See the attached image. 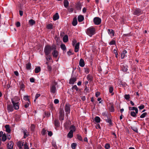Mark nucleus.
Instances as JSON below:
<instances>
[{
  "instance_id": "nucleus-13",
  "label": "nucleus",
  "mask_w": 149,
  "mask_h": 149,
  "mask_svg": "<svg viewBox=\"0 0 149 149\" xmlns=\"http://www.w3.org/2000/svg\"><path fill=\"white\" fill-rule=\"evenodd\" d=\"M76 80L77 78L76 77L71 78L70 80L69 83L70 84H73Z\"/></svg>"
},
{
  "instance_id": "nucleus-16",
  "label": "nucleus",
  "mask_w": 149,
  "mask_h": 149,
  "mask_svg": "<svg viewBox=\"0 0 149 149\" xmlns=\"http://www.w3.org/2000/svg\"><path fill=\"white\" fill-rule=\"evenodd\" d=\"M67 136L70 138H72L73 136V131L71 130L68 134Z\"/></svg>"
},
{
  "instance_id": "nucleus-14",
  "label": "nucleus",
  "mask_w": 149,
  "mask_h": 149,
  "mask_svg": "<svg viewBox=\"0 0 149 149\" xmlns=\"http://www.w3.org/2000/svg\"><path fill=\"white\" fill-rule=\"evenodd\" d=\"M79 65L81 67H83L85 65L84 62V60L82 58H81L79 62Z\"/></svg>"
},
{
  "instance_id": "nucleus-41",
  "label": "nucleus",
  "mask_w": 149,
  "mask_h": 149,
  "mask_svg": "<svg viewBox=\"0 0 149 149\" xmlns=\"http://www.w3.org/2000/svg\"><path fill=\"white\" fill-rule=\"evenodd\" d=\"M77 138L79 139V140L80 141H82V139L81 136L78 134L77 135Z\"/></svg>"
},
{
  "instance_id": "nucleus-27",
  "label": "nucleus",
  "mask_w": 149,
  "mask_h": 149,
  "mask_svg": "<svg viewBox=\"0 0 149 149\" xmlns=\"http://www.w3.org/2000/svg\"><path fill=\"white\" fill-rule=\"evenodd\" d=\"M69 5L68 1L67 0H64V6L67 8L68 6Z\"/></svg>"
},
{
  "instance_id": "nucleus-45",
  "label": "nucleus",
  "mask_w": 149,
  "mask_h": 149,
  "mask_svg": "<svg viewBox=\"0 0 149 149\" xmlns=\"http://www.w3.org/2000/svg\"><path fill=\"white\" fill-rule=\"evenodd\" d=\"M125 98L126 100H129L130 98V95L129 94L125 95Z\"/></svg>"
},
{
  "instance_id": "nucleus-1",
  "label": "nucleus",
  "mask_w": 149,
  "mask_h": 149,
  "mask_svg": "<svg viewBox=\"0 0 149 149\" xmlns=\"http://www.w3.org/2000/svg\"><path fill=\"white\" fill-rule=\"evenodd\" d=\"M95 33V29L93 27L89 28L87 30V34L91 37Z\"/></svg>"
},
{
  "instance_id": "nucleus-4",
  "label": "nucleus",
  "mask_w": 149,
  "mask_h": 149,
  "mask_svg": "<svg viewBox=\"0 0 149 149\" xmlns=\"http://www.w3.org/2000/svg\"><path fill=\"white\" fill-rule=\"evenodd\" d=\"M56 83L54 82L51 85L50 88V92L52 93H55L56 91Z\"/></svg>"
},
{
  "instance_id": "nucleus-17",
  "label": "nucleus",
  "mask_w": 149,
  "mask_h": 149,
  "mask_svg": "<svg viewBox=\"0 0 149 149\" xmlns=\"http://www.w3.org/2000/svg\"><path fill=\"white\" fill-rule=\"evenodd\" d=\"M77 19L76 17H75L73 18L72 24L73 26H75L77 25Z\"/></svg>"
},
{
  "instance_id": "nucleus-40",
  "label": "nucleus",
  "mask_w": 149,
  "mask_h": 149,
  "mask_svg": "<svg viewBox=\"0 0 149 149\" xmlns=\"http://www.w3.org/2000/svg\"><path fill=\"white\" fill-rule=\"evenodd\" d=\"M147 113L146 112L142 113L140 116V117L141 118H144L147 115Z\"/></svg>"
},
{
  "instance_id": "nucleus-18",
  "label": "nucleus",
  "mask_w": 149,
  "mask_h": 149,
  "mask_svg": "<svg viewBox=\"0 0 149 149\" xmlns=\"http://www.w3.org/2000/svg\"><path fill=\"white\" fill-rule=\"evenodd\" d=\"M59 18V16L58 13H56L55 15H54L53 17V19L55 21L58 19Z\"/></svg>"
},
{
  "instance_id": "nucleus-30",
  "label": "nucleus",
  "mask_w": 149,
  "mask_h": 149,
  "mask_svg": "<svg viewBox=\"0 0 149 149\" xmlns=\"http://www.w3.org/2000/svg\"><path fill=\"white\" fill-rule=\"evenodd\" d=\"M61 49L65 51L66 50V46L64 44H61L60 45Z\"/></svg>"
},
{
  "instance_id": "nucleus-61",
  "label": "nucleus",
  "mask_w": 149,
  "mask_h": 149,
  "mask_svg": "<svg viewBox=\"0 0 149 149\" xmlns=\"http://www.w3.org/2000/svg\"><path fill=\"white\" fill-rule=\"evenodd\" d=\"M40 94H36L35 97V98H36V99H37L40 96Z\"/></svg>"
},
{
  "instance_id": "nucleus-47",
  "label": "nucleus",
  "mask_w": 149,
  "mask_h": 149,
  "mask_svg": "<svg viewBox=\"0 0 149 149\" xmlns=\"http://www.w3.org/2000/svg\"><path fill=\"white\" fill-rule=\"evenodd\" d=\"M133 109L135 111V113H136V114L138 113V109L137 107H133Z\"/></svg>"
},
{
  "instance_id": "nucleus-58",
  "label": "nucleus",
  "mask_w": 149,
  "mask_h": 149,
  "mask_svg": "<svg viewBox=\"0 0 149 149\" xmlns=\"http://www.w3.org/2000/svg\"><path fill=\"white\" fill-rule=\"evenodd\" d=\"M54 103L55 104H58L59 103V100L58 99H55L54 100Z\"/></svg>"
},
{
  "instance_id": "nucleus-50",
  "label": "nucleus",
  "mask_w": 149,
  "mask_h": 149,
  "mask_svg": "<svg viewBox=\"0 0 149 149\" xmlns=\"http://www.w3.org/2000/svg\"><path fill=\"white\" fill-rule=\"evenodd\" d=\"M72 89H75L77 91H78V88H77V86L76 85H74L72 88Z\"/></svg>"
},
{
  "instance_id": "nucleus-48",
  "label": "nucleus",
  "mask_w": 149,
  "mask_h": 149,
  "mask_svg": "<svg viewBox=\"0 0 149 149\" xmlns=\"http://www.w3.org/2000/svg\"><path fill=\"white\" fill-rule=\"evenodd\" d=\"M46 130L44 129H43L42 132V135H45L46 134Z\"/></svg>"
},
{
  "instance_id": "nucleus-42",
  "label": "nucleus",
  "mask_w": 149,
  "mask_h": 149,
  "mask_svg": "<svg viewBox=\"0 0 149 149\" xmlns=\"http://www.w3.org/2000/svg\"><path fill=\"white\" fill-rule=\"evenodd\" d=\"M104 147L106 149H109L110 147V145L108 143H107L105 144Z\"/></svg>"
},
{
  "instance_id": "nucleus-9",
  "label": "nucleus",
  "mask_w": 149,
  "mask_h": 149,
  "mask_svg": "<svg viewBox=\"0 0 149 149\" xmlns=\"http://www.w3.org/2000/svg\"><path fill=\"white\" fill-rule=\"evenodd\" d=\"M14 143L12 141L9 142L7 144L8 149H13Z\"/></svg>"
},
{
  "instance_id": "nucleus-31",
  "label": "nucleus",
  "mask_w": 149,
  "mask_h": 149,
  "mask_svg": "<svg viewBox=\"0 0 149 149\" xmlns=\"http://www.w3.org/2000/svg\"><path fill=\"white\" fill-rule=\"evenodd\" d=\"M26 68L27 70H30L31 67V64L30 63H29L26 64Z\"/></svg>"
},
{
  "instance_id": "nucleus-25",
  "label": "nucleus",
  "mask_w": 149,
  "mask_h": 149,
  "mask_svg": "<svg viewBox=\"0 0 149 149\" xmlns=\"http://www.w3.org/2000/svg\"><path fill=\"white\" fill-rule=\"evenodd\" d=\"M108 32L109 34H110L112 36H114V32L113 30L112 29H108Z\"/></svg>"
},
{
  "instance_id": "nucleus-21",
  "label": "nucleus",
  "mask_w": 149,
  "mask_h": 149,
  "mask_svg": "<svg viewBox=\"0 0 149 149\" xmlns=\"http://www.w3.org/2000/svg\"><path fill=\"white\" fill-rule=\"evenodd\" d=\"M54 123L55 126L56 127H58L59 126V123L58 120L57 119H55V120Z\"/></svg>"
},
{
  "instance_id": "nucleus-3",
  "label": "nucleus",
  "mask_w": 149,
  "mask_h": 149,
  "mask_svg": "<svg viewBox=\"0 0 149 149\" xmlns=\"http://www.w3.org/2000/svg\"><path fill=\"white\" fill-rule=\"evenodd\" d=\"M59 120L61 121H62L64 120V113L63 109H62L60 108L59 112Z\"/></svg>"
},
{
  "instance_id": "nucleus-12",
  "label": "nucleus",
  "mask_w": 149,
  "mask_h": 149,
  "mask_svg": "<svg viewBox=\"0 0 149 149\" xmlns=\"http://www.w3.org/2000/svg\"><path fill=\"white\" fill-rule=\"evenodd\" d=\"M71 124V122L68 121L65 123L64 124V127L66 129H68L70 125Z\"/></svg>"
},
{
  "instance_id": "nucleus-62",
  "label": "nucleus",
  "mask_w": 149,
  "mask_h": 149,
  "mask_svg": "<svg viewBox=\"0 0 149 149\" xmlns=\"http://www.w3.org/2000/svg\"><path fill=\"white\" fill-rule=\"evenodd\" d=\"M81 99L83 101H84L86 100V98L85 96H81Z\"/></svg>"
},
{
  "instance_id": "nucleus-37",
  "label": "nucleus",
  "mask_w": 149,
  "mask_h": 149,
  "mask_svg": "<svg viewBox=\"0 0 149 149\" xmlns=\"http://www.w3.org/2000/svg\"><path fill=\"white\" fill-rule=\"evenodd\" d=\"M53 25L52 24H49L47 26V28L48 29H52L53 28Z\"/></svg>"
},
{
  "instance_id": "nucleus-43",
  "label": "nucleus",
  "mask_w": 149,
  "mask_h": 149,
  "mask_svg": "<svg viewBox=\"0 0 149 149\" xmlns=\"http://www.w3.org/2000/svg\"><path fill=\"white\" fill-rule=\"evenodd\" d=\"M105 120L107 122L109 123L110 125L111 124V121L110 119L108 118L107 119H106Z\"/></svg>"
},
{
  "instance_id": "nucleus-6",
  "label": "nucleus",
  "mask_w": 149,
  "mask_h": 149,
  "mask_svg": "<svg viewBox=\"0 0 149 149\" xmlns=\"http://www.w3.org/2000/svg\"><path fill=\"white\" fill-rule=\"evenodd\" d=\"M142 11L139 9H136L134 10L133 14L134 15L138 16L141 14Z\"/></svg>"
},
{
  "instance_id": "nucleus-60",
  "label": "nucleus",
  "mask_w": 149,
  "mask_h": 149,
  "mask_svg": "<svg viewBox=\"0 0 149 149\" xmlns=\"http://www.w3.org/2000/svg\"><path fill=\"white\" fill-rule=\"evenodd\" d=\"M30 81L31 82H34L35 81V79L33 78H31L30 79Z\"/></svg>"
},
{
  "instance_id": "nucleus-46",
  "label": "nucleus",
  "mask_w": 149,
  "mask_h": 149,
  "mask_svg": "<svg viewBox=\"0 0 149 149\" xmlns=\"http://www.w3.org/2000/svg\"><path fill=\"white\" fill-rule=\"evenodd\" d=\"M81 8V7L80 4L78 3L77 4V9L80 10Z\"/></svg>"
},
{
  "instance_id": "nucleus-32",
  "label": "nucleus",
  "mask_w": 149,
  "mask_h": 149,
  "mask_svg": "<svg viewBox=\"0 0 149 149\" xmlns=\"http://www.w3.org/2000/svg\"><path fill=\"white\" fill-rule=\"evenodd\" d=\"M127 66L126 65H123L122 67V70L124 72H126L127 70Z\"/></svg>"
},
{
  "instance_id": "nucleus-56",
  "label": "nucleus",
  "mask_w": 149,
  "mask_h": 149,
  "mask_svg": "<svg viewBox=\"0 0 149 149\" xmlns=\"http://www.w3.org/2000/svg\"><path fill=\"white\" fill-rule=\"evenodd\" d=\"M45 115L46 116L48 117L50 116V113L49 112H45Z\"/></svg>"
},
{
  "instance_id": "nucleus-5",
  "label": "nucleus",
  "mask_w": 149,
  "mask_h": 149,
  "mask_svg": "<svg viewBox=\"0 0 149 149\" xmlns=\"http://www.w3.org/2000/svg\"><path fill=\"white\" fill-rule=\"evenodd\" d=\"M101 21V19L98 17H95L94 18L93 22L96 25L100 24Z\"/></svg>"
},
{
  "instance_id": "nucleus-52",
  "label": "nucleus",
  "mask_w": 149,
  "mask_h": 149,
  "mask_svg": "<svg viewBox=\"0 0 149 149\" xmlns=\"http://www.w3.org/2000/svg\"><path fill=\"white\" fill-rule=\"evenodd\" d=\"M115 41L114 40L111 41L109 43L110 45H113L115 44Z\"/></svg>"
},
{
  "instance_id": "nucleus-49",
  "label": "nucleus",
  "mask_w": 149,
  "mask_h": 149,
  "mask_svg": "<svg viewBox=\"0 0 149 149\" xmlns=\"http://www.w3.org/2000/svg\"><path fill=\"white\" fill-rule=\"evenodd\" d=\"M20 87L21 89H22L24 87V85L22 83H20L19 84Z\"/></svg>"
},
{
  "instance_id": "nucleus-19",
  "label": "nucleus",
  "mask_w": 149,
  "mask_h": 149,
  "mask_svg": "<svg viewBox=\"0 0 149 149\" xmlns=\"http://www.w3.org/2000/svg\"><path fill=\"white\" fill-rule=\"evenodd\" d=\"M52 54L54 57L56 58L58 56V52L57 50H54L52 53Z\"/></svg>"
},
{
  "instance_id": "nucleus-10",
  "label": "nucleus",
  "mask_w": 149,
  "mask_h": 149,
  "mask_svg": "<svg viewBox=\"0 0 149 149\" xmlns=\"http://www.w3.org/2000/svg\"><path fill=\"white\" fill-rule=\"evenodd\" d=\"M16 144L19 149H22V147L24 145V142L22 141H19Z\"/></svg>"
},
{
  "instance_id": "nucleus-33",
  "label": "nucleus",
  "mask_w": 149,
  "mask_h": 149,
  "mask_svg": "<svg viewBox=\"0 0 149 149\" xmlns=\"http://www.w3.org/2000/svg\"><path fill=\"white\" fill-rule=\"evenodd\" d=\"M100 118L98 116H96L95 118V121L97 123H98L100 122Z\"/></svg>"
},
{
  "instance_id": "nucleus-29",
  "label": "nucleus",
  "mask_w": 149,
  "mask_h": 149,
  "mask_svg": "<svg viewBox=\"0 0 149 149\" xmlns=\"http://www.w3.org/2000/svg\"><path fill=\"white\" fill-rule=\"evenodd\" d=\"M29 23L31 25H33L35 23V22L34 20L31 19L29 21Z\"/></svg>"
},
{
  "instance_id": "nucleus-34",
  "label": "nucleus",
  "mask_w": 149,
  "mask_h": 149,
  "mask_svg": "<svg viewBox=\"0 0 149 149\" xmlns=\"http://www.w3.org/2000/svg\"><path fill=\"white\" fill-rule=\"evenodd\" d=\"M131 115L133 117H135L136 116V113L133 111H131L130 113Z\"/></svg>"
},
{
  "instance_id": "nucleus-59",
  "label": "nucleus",
  "mask_w": 149,
  "mask_h": 149,
  "mask_svg": "<svg viewBox=\"0 0 149 149\" xmlns=\"http://www.w3.org/2000/svg\"><path fill=\"white\" fill-rule=\"evenodd\" d=\"M47 69L49 71H50L52 70V68L50 66L48 65H47Z\"/></svg>"
},
{
  "instance_id": "nucleus-8",
  "label": "nucleus",
  "mask_w": 149,
  "mask_h": 149,
  "mask_svg": "<svg viewBox=\"0 0 149 149\" xmlns=\"http://www.w3.org/2000/svg\"><path fill=\"white\" fill-rule=\"evenodd\" d=\"M64 109L67 113H69L70 111V105L69 104H66L65 106Z\"/></svg>"
},
{
  "instance_id": "nucleus-11",
  "label": "nucleus",
  "mask_w": 149,
  "mask_h": 149,
  "mask_svg": "<svg viewBox=\"0 0 149 149\" xmlns=\"http://www.w3.org/2000/svg\"><path fill=\"white\" fill-rule=\"evenodd\" d=\"M7 108L8 112H12L13 110V108L12 105L9 104L7 106Z\"/></svg>"
},
{
  "instance_id": "nucleus-39",
  "label": "nucleus",
  "mask_w": 149,
  "mask_h": 149,
  "mask_svg": "<svg viewBox=\"0 0 149 149\" xmlns=\"http://www.w3.org/2000/svg\"><path fill=\"white\" fill-rule=\"evenodd\" d=\"M35 128V125L33 124H31V131H33L34 130Z\"/></svg>"
},
{
  "instance_id": "nucleus-26",
  "label": "nucleus",
  "mask_w": 149,
  "mask_h": 149,
  "mask_svg": "<svg viewBox=\"0 0 149 149\" xmlns=\"http://www.w3.org/2000/svg\"><path fill=\"white\" fill-rule=\"evenodd\" d=\"M41 70V68L40 67L36 68L35 69V72L36 73H38Z\"/></svg>"
},
{
  "instance_id": "nucleus-54",
  "label": "nucleus",
  "mask_w": 149,
  "mask_h": 149,
  "mask_svg": "<svg viewBox=\"0 0 149 149\" xmlns=\"http://www.w3.org/2000/svg\"><path fill=\"white\" fill-rule=\"evenodd\" d=\"M16 25L17 27H19L20 26V23L19 22H17L16 23Z\"/></svg>"
},
{
  "instance_id": "nucleus-20",
  "label": "nucleus",
  "mask_w": 149,
  "mask_h": 149,
  "mask_svg": "<svg viewBox=\"0 0 149 149\" xmlns=\"http://www.w3.org/2000/svg\"><path fill=\"white\" fill-rule=\"evenodd\" d=\"M84 19V17L81 15H79L78 17V20L79 22H81Z\"/></svg>"
},
{
  "instance_id": "nucleus-2",
  "label": "nucleus",
  "mask_w": 149,
  "mask_h": 149,
  "mask_svg": "<svg viewBox=\"0 0 149 149\" xmlns=\"http://www.w3.org/2000/svg\"><path fill=\"white\" fill-rule=\"evenodd\" d=\"M51 50V47L48 45L46 46L44 50L45 55L48 56L50 53Z\"/></svg>"
},
{
  "instance_id": "nucleus-22",
  "label": "nucleus",
  "mask_w": 149,
  "mask_h": 149,
  "mask_svg": "<svg viewBox=\"0 0 149 149\" xmlns=\"http://www.w3.org/2000/svg\"><path fill=\"white\" fill-rule=\"evenodd\" d=\"M113 88L112 86H109V91L110 93H111V95H112L114 94V93L113 92Z\"/></svg>"
},
{
  "instance_id": "nucleus-64",
  "label": "nucleus",
  "mask_w": 149,
  "mask_h": 149,
  "mask_svg": "<svg viewBox=\"0 0 149 149\" xmlns=\"http://www.w3.org/2000/svg\"><path fill=\"white\" fill-rule=\"evenodd\" d=\"M67 54L69 56L71 55L72 54V52L70 50L67 52Z\"/></svg>"
},
{
  "instance_id": "nucleus-24",
  "label": "nucleus",
  "mask_w": 149,
  "mask_h": 149,
  "mask_svg": "<svg viewBox=\"0 0 149 149\" xmlns=\"http://www.w3.org/2000/svg\"><path fill=\"white\" fill-rule=\"evenodd\" d=\"M5 127L6 129V131L7 132L9 133L10 132V128L9 125H6L5 126Z\"/></svg>"
},
{
  "instance_id": "nucleus-63",
  "label": "nucleus",
  "mask_w": 149,
  "mask_h": 149,
  "mask_svg": "<svg viewBox=\"0 0 149 149\" xmlns=\"http://www.w3.org/2000/svg\"><path fill=\"white\" fill-rule=\"evenodd\" d=\"M48 136H51L52 135V133L51 131L48 132Z\"/></svg>"
},
{
  "instance_id": "nucleus-36",
  "label": "nucleus",
  "mask_w": 149,
  "mask_h": 149,
  "mask_svg": "<svg viewBox=\"0 0 149 149\" xmlns=\"http://www.w3.org/2000/svg\"><path fill=\"white\" fill-rule=\"evenodd\" d=\"M77 146L76 143H73L71 144V148L72 149H75Z\"/></svg>"
},
{
  "instance_id": "nucleus-28",
  "label": "nucleus",
  "mask_w": 149,
  "mask_h": 149,
  "mask_svg": "<svg viewBox=\"0 0 149 149\" xmlns=\"http://www.w3.org/2000/svg\"><path fill=\"white\" fill-rule=\"evenodd\" d=\"M2 136V141H5L7 139V137L5 134H3V135Z\"/></svg>"
},
{
  "instance_id": "nucleus-7",
  "label": "nucleus",
  "mask_w": 149,
  "mask_h": 149,
  "mask_svg": "<svg viewBox=\"0 0 149 149\" xmlns=\"http://www.w3.org/2000/svg\"><path fill=\"white\" fill-rule=\"evenodd\" d=\"M11 102L13 104V107L15 110H17L19 109V107L18 104V102H15V101L13 100L12 99L11 100Z\"/></svg>"
},
{
  "instance_id": "nucleus-57",
  "label": "nucleus",
  "mask_w": 149,
  "mask_h": 149,
  "mask_svg": "<svg viewBox=\"0 0 149 149\" xmlns=\"http://www.w3.org/2000/svg\"><path fill=\"white\" fill-rule=\"evenodd\" d=\"M110 110L111 112H113L114 111V109L113 106H111L110 108Z\"/></svg>"
},
{
  "instance_id": "nucleus-38",
  "label": "nucleus",
  "mask_w": 149,
  "mask_h": 149,
  "mask_svg": "<svg viewBox=\"0 0 149 149\" xmlns=\"http://www.w3.org/2000/svg\"><path fill=\"white\" fill-rule=\"evenodd\" d=\"M131 129L134 131L136 132H138L137 128L135 127H131Z\"/></svg>"
},
{
  "instance_id": "nucleus-44",
  "label": "nucleus",
  "mask_w": 149,
  "mask_h": 149,
  "mask_svg": "<svg viewBox=\"0 0 149 149\" xmlns=\"http://www.w3.org/2000/svg\"><path fill=\"white\" fill-rule=\"evenodd\" d=\"M70 129L72 130L73 131H75V126L73 125H71L70 127Z\"/></svg>"
},
{
  "instance_id": "nucleus-55",
  "label": "nucleus",
  "mask_w": 149,
  "mask_h": 149,
  "mask_svg": "<svg viewBox=\"0 0 149 149\" xmlns=\"http://www.w3.org/2000/svg\"><path fill=\"white\" fill-rule=\"evenodd\" d=\"M145 107V106L143 105H141V106L139 107L138 108L139 109H143Z\"/></svg>"
},
{
  "instance_id": "nucleus-51",
  "label": "nucleus",
  "mask_w": 149,
  "mask_h": 149,
  "mask_svg": "<svg viewBox=\"0 0 149 149\" xmlns=\"http://www.w3.org/2000/svg\"><path fill=\"white\" fill-rule=\"evenodd\" d=\"M27 131L26 130H25L23 132L24 134V138H26L28 135L27 134H26V132Z\"/></svg>"
},
{
  "instance_id": "nucleus-23",
  "label": "nucleus",
  "mask_w": 149,
  "mask_h": 149,
  "mask_svg": "<svg viewBox=\"0 0 149 149\" xmlns=\"http://www.w3.org/2000/svg\"><path fill=\"white\" fill-rule=\"evenodd\" d=\"M63 42H66L68 41V36L67 35H65L64 36L63 38Z\"/></svg>"
},
{
  "instance_id": "nucleus-53",
  "label": "nucleus",
  "mask_w": 149,
  "mask_h": 149,
  "mask_svg": "<svg viewBox=\"0 0 149 149\" xmlns=\"http://www.w3.org/2000/svg\"><path fill=\"white\" fill-rule=\"evenodd\" d=\"M29 96L27 95V96H25L24 97V100H28L29 102Z\"/></svg>"
},
{
  "instance_id": "nucleus-35",
  "label": "nucleus",
  "mask_w": 149,
  "mask_h": 149,
  "mask_svg": "<svg viewBox=\"0 0 149 149\" xmlns=\"http://www.w3.org/2000/svg\"><path fill=\"white\" fill-rule=\"evenodd\" d=\"M87 78L88 81H91L92 79V77L90 74H88L87 76Z\"/></svg>"
},
{
  "instance_id": "nucleus-15",
  "label": "nucleus",
  "mask_w": 149,
  "mask_h": 149,
  "mask_svg": "<svg viewBox=\"0 0 149 149\" xmlns=\"http://www.w3.org/2000/svg\"><path fill=\"white\" fill-rule=\"evenodd\" d=\"M79 43H77L75 46L74 51L75 52H77L79 51Z\"/></svg>"
}]
</instances>
